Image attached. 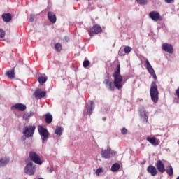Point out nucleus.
I'll return each instance as SVG.
<instances>
[{
	"label": "nucleus",
	"mask_w": 179,
	"mask_h": 179,
	"mask_svg": "<svg viewBox=\"0 0 179 179\" xmlns=\"http://www.w3.org/2000/svg\"><path fill=\"white\" fill-rule=\"evenodd\" d=\"M118 170H120V164L115 163L113 165H112V167H111L112 171L115 173V171H118Z\"/></svg>",
	"instance_id": "c85d7f7f"
},
{
	"label": "nucleus",
	"mask_w": 179,
	"mask_h": 179,
	"mask_svg": "<svg viewBox=\"0 0 179 179\" xmlns=\"http://www.w3.org/2000/svg\"><path fill=\"white\" fill-rule=\"evenodd\" d=\"M147 171L148 173H149V174H151V176H155L157 174V169H156V167L150 165L148 168H147Z\"/></svg>",
	"instance_id": "6ab92c4d"
},
{
	"label": "nucleus",
	"mask_w": 179,
	"mask_h": 179,
	"mask_svg": "<svg viewBox=\"0 0 179 179\" xmlns=\"http://www.w3.org/2000/svg\"><path fill=\"white\" fill-rule=\"evenodd\" d=\"M156 167L159 173H164L166 168H164V164L161 160H158L156 163Z\"/></svg>",
	"instance_id": "f3484780"
},
{
	"label": "nucleus",
	"mask_w": 179,
	"mask_h": 179,
	"mask_svg": "<svg viewBox=\"0 0 179 179\" xmlns=\"http://www.w3.org/2000/svg\"><path fill=\"white\" fill-rule=\"evenodd\" d=\"M36 172V166L33 164V162H27V165L24 168V173L29 176H33Z\"/></svg>",
	"instance_id": "0eeeda50"
},
{
	"label": "nucleus",
	"mask_w": 179,
	"mask_h": 179,
	"mask_svg": "<svg viewBox=\"0 0 179 179\" xmlns=\"http://www.w3.org/2000/svg\"><path fill=\"white\" fill-rule=\"evenodd\" d=\"M34 17H35V15L34 14H31L30 15V17H29V22H34Z\"/></svg>",
	"instance_id": "e433bc0d"
},
{
	"label": "nucleus",
	"mask_w": 179,
	"mask_h": 179,
	"mask_svg": "<svg viewBox=\"0 0 179 179\" xmlns=\"http://www.w3.org/2000/svg\"><path fill=\"white\" fill-rule=\"evenodd\" d=\"M83 65L84 68H87V66L90 65V62L89 60H85L83 63Z\"/></svg>",
	"instance_id": "2f4dec72"
},
{
	"label": "nucleus",
	"mask_w": 179,
	"mask_h": 179,
	"mask_svg": "<svg viewBox=\"0 0 179 179\" xmlns=\"http://www.w3.org/2000/svg\"><path fill=\"white\" fill-rule=\"evenodd\" d=\"M165 171H166L167 174L169 176H173L174 174V171L173 170V166H169L167 167L166 169H165Z\"/></svg>",
	"instance_id": "cd10ccee"
},
{
	"label": "nucleus",
	"mask_w": 179,
	"mask_h": 179,
	"mask_svg": "<svg viewBox=\"0 0 179 179\" xmlns=\"http://www.w3.org/2000/svg\"><path fill=\"white\" fill-rule=\"evenodd\" d=\"M149 17H150L153 22H159V20L162 22V20H163V17L160 16V13L157 11H151L149 13Z\"/></svg>",
	"instance_id": "9d476101"
},
{
	"label": "nucleus",
	"mask_w": 179,
	"mask_h": 179,
	"mask_svg": "<svg viewBox=\"0 0 179 179\" xmlns=\"http://www.w3.org/2000/svg\"><path fill=\"white\" fill-rule=\"evenodd\" d=\"M38 131L39 135H41V138L42 139V143H45V142H47V141L48 140V138L50 136V132H48V130H47V129L43 127V126L38 125Z\"/></svg>",
	"instance_id": "7ed1b4c3"
},
{
	"label": "nucleus",
	"mask_w": 179,
	"mask_h": 179,
	"mask_svg": "<svg viewBox=\"0 0 179 179\" xmlns=\"http://www.w3.org/2000/svg\"><path fill=\"white\" fill-rule=\"evenodd\" d=\"M2 19L3 22H6L7 23L12 20V15L10 13H6L2 15Z\"/></svg>",
	"instance_id": "5701e85b"
},
{
	"label": "nucleus",
	"mask_w": 179,
	"mask_h": 179,
	"mask_svg": "<svg viewBox=\"0 0 179 179\" xmlns=\"http://www.w3.org/2000/svg\"><path fill=\"white\" fill-rule=\"evenodd\" d=\"M62 131H64V129H62V127L57 126V127H56L55 134L56 135H59V136H61V135H62Z\"/></svg>",
	"instance_id": "bb28decb"
},
{
	"label": "nucleus",
	"mask_w": 179,
	"mask_h": 179,
	"mask_svg": "<svg viewBox=\"0 0 179 179\" xmlns=\"http://www.w3.org/2000/svg\"><path fill=\"white\" fill-rule=\"evenodd\" d=\"M33 115H34V112L33 111L26 112L25 113H24L22 118L25 121H29V120H30V117H33Z\"/></svg>",
	"instance_id": "412c9836"
},
{
	"label": "nucleus",
	"mask_w": 179,
	"mask_h": 179,
	"mask_svg": "<svg viewBox=\"0 0 179 179\" xmlns=\"http://www.w3.org/2000/svg\"><path fill=\"white\" fill-rule=\"evenodd\" d=\"M140 115L141 118H143V121H144V122H148L149 117L148 116V112H146L145 108L143 107L140 109Z\"/></svg>",
	"instance_id": "dca6fc26"
},
{
	"label": "nucleus",
	"mask_w": 179,
	"mask_h": 179,
	"mask_svg": "<svg viewBox=\"0 0 179 179\" xmlns=\"http://www.w3.org/2000/svg\"><path fill=\"white\" fill-rule=\"evenodd\" d=\"M6 76H8V78L9 79H13V78H15V70L12 69V70L7 71L6 73Z\"/></svg>",
	"instance_id": "b1692460"
},
{
	"label": "nucleus",
	"mask_w": 179,
	"mask_h": 179,
	"mask_svg": "<svg viewBox=\"0 0 179 179\" xmlns=\"http://www.w3.org/2000/svg\"><path fill=\"white\" fill-rule=\"evenodd\" d=\"M76 1H79V0H76Z\"/></svg>",
	"instance_id": "37998d69"
},
{
	"label": "nucleus",
	"mask_w": 179,
	"mask_h": 179,
	"mask_svg": "<svg viewBox=\"0 0 179 179\" xmlns=\"http://www.w3.org/2000/svg\"><path fill=\"white\" fill-rule=\"evenodd\" d=\"M9 163V159L7 157H1L0 158V167H5L6 164Z\"/></svg>",
	"instance_id": "4be33fe9"
},
{
	"label": "nucleus",
	"mask_w": 179,
	"mask_h": 179,
	"mask_svg": "<svg viewBox=\"0 0 179 179\" xmlns=\"http://www.w3.org/2000/svg\"><path fill=\"white\" fill-rule=\"evenodd\" d=\"M47 79L48 78L45 76H39V78H38V80L40 85H44V83L47 82Z\"/></svg>",
	"instance_id": "a878e982"
},
{
	"label": "nucleus",
	"mask_w": 179,
	"mask_h": 179,
	"mask_svg": "<svg viewBox=\"0 0 179 179\" xmlns=\"http://www.w3.org/2000/svg\"><path fill=\"white\" fill-rule=\"evenodd\" d=\"M150 94L153 103L159 101V90H157V85L155 81H152L150 85Z\"/></svg>",
	"instance_id": "f03ea898"
},
{
	"label": "nucleus",
	"mask_w": 179,
	"mask_h": 179,
	"mask_svg": "<svg viewBox=\"0 0 179 179\" xmlns=\"http://www.w3.org/2000/svg\"><path fill=\"white\" fill-rule=\"evenodd\" d=\"M113 78H114L113 83L116 89L118 90L122 89L124 83V78H122V76H121V65L117 64L113 73Z\"/></svg>",
	"instance_id": "f257e3e1"
},
{
	"label": "nucleus",
	"mask_w": 179,
	"mask_h": 179,
	"mask_svg": "<svg viewBox=\"0 0 179 179\" xmlns=\"http://www.w3.org/2000/svg\"><path fill=\"white\" fill-rule=\"evenodd\" d=\"M29 157L31 162H34V163H36V164H43V162H41L40 157H38V155H37L36 152H30Z\"/></svg>",
	"instance_id": "f8f14e48"
},
{
	"label": "nucleus",
	"mask_w": 179,
	"mask_h": 179,
	"mask_svg": "<svg viewBox=\"0 0 179 179\" xmlns=\"http://www.w3.org/2000/svg\"><path fill=\"white\" fill-rule=\"evenodd\" d=\"M49 171H50V173H52V171H54V170H53L52 169H50L49 170Z\"/></svg>",
	"instance_id": "ea45409f"
},
{
	"label": "nucleus",
	"mask_w": 179,
	"mask_h": 179,
	"mask_svg": "<svg viewBox=\"0 0 179 179\" xmlns=\"http://www.w3.org/2000/svg\"><path fill=\"white\" fill-rule=\"evenodd\" d=\"M136 1L139 5H146V3H148L146 0H136Z\"/></svg>",
	"instance_id": "473e14b6"
},
{
	"label": "nucleus",
	"mask_w": 179,
	"mask_h": 179,
	"mask_svg": "<svg viewBox=\"0 0 179 179\" xmlns=\"http://www.w3.org/2000/svg\"><path fill=\"white\" fill-rule=\"evenodd\" d=\"M132 51V48L129 46H126L124 48V54H129Z\"/></svg>",
	"instance_id": "7c9ffc66"
},
{
	"label": "nucleus",
	"mask_w": 179,
	"mask_h": 179,
	"mask_svg": "<svg viewBox=\"0 0 179 179\" xmlns=\"http://www.w3.org/2000/svg\"><path fill=\"white\" fill-rule=\"evenodd\" d=\"M127 133H128V129H127L126 128L122 129L121 134L122 135H127Z\"/></svg>",
	"instance_id": "f704fd0d"
},
{
	"label": "nucleus",
	"mask_w": 179,
	"mask_h": 179,
	"mask_svg": "<svg viewBox=\"0 0 179 179\" xmlns=\"http://www.w3.org/2000/svg\"><path fill=\"white\" fill-rule=\"evenodd\" d=\"M147 141L151 143V145H153V146H159L160 144V141L155 137H148Z\"/></svg>",
	"instance_id": "a211bd4d"
},
{
	"label": "nucleus",
	"mask_w": 179,
	"mask_h": 179,
	"mask_svg": "<svg viewBox=\"0 0 179 179\" xmlns=\"http://www.w3.org/2000/svg\"><path fill=\"white\" fill-rule=\"evenodd\" d=\"M145 65H146V69L149 72V73L152 76L153 79L155 80H157V76H156V73L155 72V69L150 64V62H149V60L145 61Z\"/></svg>",
	"instance_id": "1a4fd4ad"
},
{
	"label": "nucleus",
	"mask_w": 179,
	"mask_h": 179,
	"mask_svg": "<svg viewBox=\"0 0 179 179\" xmlns=\"http://www.w3.org/2000/svg\"><path fill=\"white\" fill-rule=\"evenodd\" d=\"M55 49L57 51V52H61V50H62V45L61 43H57L55 45Z\"/></svg>",
	"instance_id": "c756f323"
},
{
	"label": "nucleus",
	"mask_w": 179,
	"mask_h": 179,
	"mask_svg": "<svg viewBox=\"0 0 179 179\" xmlns=\"http://www.w3.org/2000/svg\"><path fill=\"white\" fill-rule=\"evenodd\" d=\"M101 155L103 159H110V157H112V156L117 155V152L113 151L110 147H108L105 150L102 149Z\"/></svg>",
	"instance_id": "423d86ee"
},
{
	"label": "nucleus",
	"mask_w": 179,
	"mask_h": 179,
	"mask_svg": "<svg viewBox=\"0 0 179 179\" xmlns=\"http://www.w3.org/2000/svg\"><path fill=\"white\" fill-rule=\"evenodd\" d=\"M178 144L179 145V141H178Z\"/></svg>",
	"instance_id": "79ce46f5"
},
{
	"label": "nucleus",
	"mask_w": 179,
	"mask_h": 179,
	"mask_svg": "<svg viewBox=\"0 0 179 179\" xmlns=\"http://www.w3.org/2000/svg\"><path fill=\"white\" fill-rule=\"evenodd\" d=\"M94 107L95 105L93 101H90V104L86 103L83 110L84 115H90L91 114H93Z\"/></svg>",
	"instance_id": "39448f33"
},
{
	"label": "nucleus",
	"mask_w": 179,
	"mask_h": 179,
	"mask_svg": "<svg viewBox=\"0 0 179 179\" xmlns=\"http://www.w3.org/2000/svg\"><path fill=\"white\" fill-rule=\"evenodd\" d=\"M166 3H174V0H164Z\"/></svg>",
	"instance_id": "58836bf2"
},
{
	"label": "nucleus",
	"mask_w": 179,
	"mask_h": 179,
	"mask_svg": "<svg viewBox=\"0 0 179 179\" xmlns=\"http://www.w3.org/2000/svg\"><path fill=\"white\" fill-rule=\"evenodd\" d=\"M3 37H5V31L0 29V38H3Z\"/></svg>",
	"instance_id": "72a5a7b5"
},
{
	"label": "nucleus",
	"mask_w": 179,
	"mask_h": 179,
	"mask_svg": "<svg viewBox=\"0 0 179 179\" xmlns=\"http://www.w3.org/2000/svg\"><path fill=\"white\" fill-rule=\"evenodd\" d=\"M118 54H119V55H120L121 57H122V55H125V53H124V50H121V49L119 50Z\"/></svg>",
	"instance_id": "4c0bfd02"
},
{
	"label": "nucleus",
	"mask_w": 179,
	"mask_h": 179,
	"mask_svg": "<svg viewBox=\"0 0 179 179\" xmlns=\"http://www.w3.org/2000/svg\"><path fill=\"white\" fill-rule=\"evenodd\" d=\"M36 131V126H25L23 135L25 138H31L34 135V131Z\"/></svg>",
	"instance_id": "20e7f679"
},
{
	"label": "nucleus",
	"mask_w": 179,
	"mask_h": 179,
	"mask_svg": "<svg viewBox=\"0 0 179 179\" xmlns=\"http://www.w3.org/2000/svg\"><path fill=\"white\" fill-rule=\"evenodd\" d=\"M87 31L90 37H93L94 34H99V33H101V31H103V29H101V27H100V25L95 24L93 26V27L88 29Z\"/></svg>",
	"instance_id": "6e6552de"
},
{
	"label": "nucleus",
	"mask_w": 179,
	"mask_h": 179,
	"mask_svg": "<svg viewBox=\"0 0 179 179\" xmlns=\"http://www.w3.org/2000/svg\"><path fill=\"white\" fill-rule=\"evenodd\" d=\"M176 179H179V176H178Z\"/></svg>",
	"instance_id": "a19ab883"
},
{
	"label": "nucleus",
	"mask_w": 179,
	"mask_h": 179,
	"mask_svg": "<svg viewBox=\"0 0 179 179\" xmlns=\"http://www.w3.org/2000/svg\"><path fill=\"white\" fill-rule=\"evenodd\" d=\"M26 108H27V106L23 103H15L11 106V110H17V111H24Z\"/></svg>",
	"instance_id": "2eb2a0df"
},
{
	"label": "nucleus",
	"mask_w": 179,
	"mask_h": 179,
	"mask_svg": "<svg viewBox=\"0 0 179 179\" xmlns=\"http://www.w3.org/2000/svg\"><path fill=\"white\" fill-rule=\"evenodd\" d=\"M45 122L46 124H51L52 122V115L48 113L45 115Z\"/></svg>",
	"instance_id": "393cba45"
},
{
	"label": "nucleus",
	"mask_w": 179,
	"mask_h": 179,
	"mask_svg": "<svg viewBox=\"0 0 179 179\" xmlns=\"http://www.w3.org/2000/svg\"><path fill=\"white\" fill-rule=\"evenodd\" d=\"M103 83L108 90H110V92H113V90H115V84L110 81L109 77H107L106 78H105Z\"/></svg>",
	"instance_id": "9b49d317"
},
{
	"label": "nucleus",
	"mask_w": 179,
	"mask_h": 179,
	"mask_svg": "<svg viewBox=\"0 0 179 179\" xmlns=\"http://www.w3.org/2000/svg\"><path fill=\"white\" fill-rule=\"evenodd\" d=\"M102 172H103V169L99 168L96 171V176H100V173H102Z\"/></svg>",
	"instance_id": "c9c22d12"
},
{
	"label": "nucleus",
	"mask_w": 179,
	"mask_h": 179,
	"mask_svg": "<svg viewBox=\"0 0 179 179\" xmlns=\"http://www.w3.org/2000/svg\"><path fill=\"white\" fill-rule=\"evenodd\" d=\"M34 94L36 99H43V97H45L47 92L45 91L41 90L40 88H38L34 92Z\"/></svg>",
	"instance_id": "4468645a"
},
{
	"label": "nucleus",
	"mask_w": 179,
	"mask_h": 179,
	"mask_svg": "<svg viewBox=\"0 0 179 179\" xmlns=\"http://www.w3.org/2000/svg\"><path fill=\"white\" fill-rule=\"evenodd\" d=\"M48 17L51 23H55L57 22V17L55 14L51 11L48 12Z\"/></svg>",
	"instance_id": "aec40b11"
},
{
	"label": "nucleus",
	"mask_w": 179,
	"mask_h": 179,
	"mask_svg": "<svg viewBox=\"0 0 179 179\" xmlns=\"http://www.w3.org/2000/svg\"><path fill=\"white\" fill-rule=\"evenodd\" d=\"M162 49L165 51V52H168V54H173V52H174V48H173V45L170 43H165L162 44Z\"/></svg>",
	"instance_id": "ddd939ff"
}]
</instances>
